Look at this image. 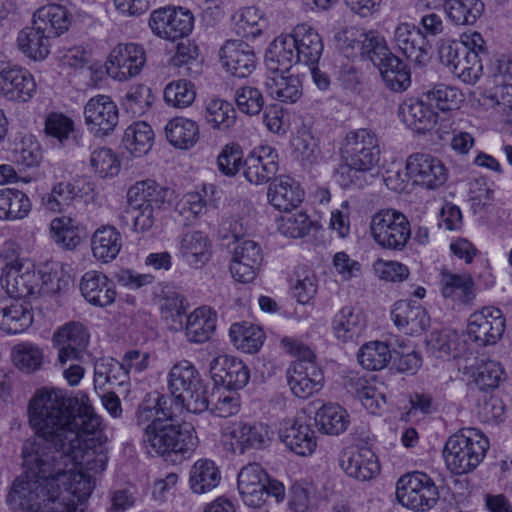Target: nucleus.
<instances>
[{"instance_id": "nucleus-1", "label": "nucleus", "mask_w": 512, "mask_h": 512, "mask_svg": "<svg viewBox=\"0 0 512 512\" xmlns=\"http://www.w3.org/2000/svg\"><path fill=\"white\" fill-rule=\"evenodd\" d=\"M28 418L34 434L23 443L25 472L8 505L15 512H83L93 490L83 469L101 473L108 461L101 417L86 394L43 387L29 401Z\"/></svg>"}, {"instance_id": "nucleus-2", "label": "nucleus", "mask_w": 512, "mask_h": 512, "mask_svg": "<svg viewBox=\"0 0 512 512\" xmlns=\"http://www.w3.org/2000/svg\"><path fill=\"white\" fill-rule=\"evenodd\" d=\"M135 423L142 431V443L150 455L189 457L196 437L175 420L171 399L158 391L148 393L138 405Z\"/></svg>"}, {"instance_id": "nucleus-3", "label": "nucleus", "mask_w": 512, "mask_h": 512, "mask_svg": "<svg viewBox=\"0 0 512 512\" xmlns=\"http://www.w3.org/2000/svg\"><path fill=\"white\" fill-rule=\"evenodd\" d=\"M343 164L336 172L339 184L347 188L351 185L362 186L359 173H365L376 167L380 161L379 141L369 129L350 131L344 140L342 149Z\"/></svg>"}, {"instance_id": "nucleus-4", "label": "nucleus", "mask_w": 512, "mask_h": 512, "mask_svg": "<svg viewBox=\"0 0 512 512\" xmlns=\"http://www.w3.org/2000/svg\"><path fill=\"white\" fill-rule=\"evenodd\" d=\"M489 449L487 437L474 428L463 429L448 438L443 450L447 469L455 475L472 472Z\"/></svg>"}, {"instance_id": "nucleus-5", "label": "nucleus", "mask_w": 512, "mask_h": 512, "mask_svg": "<svg viewBox=\"0 0 512 512\" xmlns=\"http://www.w3.org/2000/svg\"><path fill=\"white\" fill-rule=\"evenodd\" d=\"M168 390L177 403L192 413H202L209 407L203 380L189 361L175 364L168 373Z\"/></svg>"}, {"instance_id": "nucleus-6", "label": "nucleus", "mask_w": 512, "mask_h": 512, "mask_svg": "<svg viewBox=\"0 0 512 512\" xmlns=\"http://www.w3.org/2000/svg\"><path fill=\"white\" fill-rule=\"evenodd\" d=\"M237 489L245 505L260 508L269 498L280 503L285 498L284 485L271 479L268 473L257 463L244 466L237 476Z\"/></svg>"}, {"instance_id": "nucleus-7", "label": "nucleus", "mask_w": 512, "mask_h": 512, "mask_svg": "<svg viewBox=\"0 0 512 512\" xmlns=\"http://www.w3.org/2000/svg\"><path fill=\"white\" fill-rule=\"evenodd\" d=\"M370 230L375 242L382 248L402 251L411 238L407 217L395 210H380L372 216Z\"/></svg>"}, {"instance_id": "nucleus-8", "label": "nucleus", "mask_w": 512, "mask_h": 512, "mask_svg": "<svg viewBox=\"0 0 512 512\" xmlns=\"http://www.w3.org/2000/svg\"><path fill=\"white\" fill-rule=\"evenodd\" d=\"M396 496L403 506L415 511H427L433 508L439 492L434 481L423 472L403 475L397 482Z\"/></svg>"}, {"instance_id": "nucleus-9", "label": "nucleus", "mask_w": 512, "mask_h": 512, "mask_svg": "<svg viewBox=\"0 0 512 512\" xmlns=\"http://www.w3.org/2000/svg\"><path fill=\"white\" fill-rule=\"evenodd\" d=\"M147 61L146 50L139 43H118L109 53L105 64L107 74L117 81L137 77Z\"/></svg>"}, {"instance_id": "nucleus-10", "label": "nucleus", "mask_w": 512, "mask_h": 512, "mask_svg": "<svg viewBox=\"0 0 512 512\" xmlns=\"http://www.w3.org/2000/svg\"><path fill=\"white\" fill-rule=\"evenodd\" d=\"M148 24L155 36L175 41L191 33L194 17L189 10L166 6L152 11Z\"/></svg>"}, {"instance_id": "nucleus-11", "label": "nucleus", "mask_w": 512, "mask_h": 512, "mask_svg": "<svg viewBox=\"0 0 512 512\" xmlns=\"http://www.w3.org/2000/svg\"><path fill=\"white\" fill-rule=\"evenodd\" d=\"M506 328V319L502 311L487 306L472 313L468 320L467 334L479 346L496 344Z\"/></svg>"}, {"instance_id": "nucleus-12", "label": "nucleus", "mask_w": 512, "mask_h": 512, "mask_svg": "<svg viewBox=\"0 0 512 512\" xmlns=\"http://www.w3.org/2000/svg\"><path fill=\"white\" fill-rule=\"evenodd\" d=\"M347 57L360 56L370 60L376 67L392 55L383 36L375 31L359 32L351 31L346 33L342 47Z\"/></svg>"}, {"instance_id": "nucleus-13", "label": "nucleus", "mask_w": 512, "mask_h": 512, "mask_svg": "<svg viewBox=\"0 0 512 512\" xmlns=\"http://www.w3.org/2000/svg\"><path fill=\"white\" fill-rule=\"evenodd\" d=\"M406 176L417 185L427 189H437L447 180V169L435 156L414 153L406 160Z\"/></svg>"}, {"instance_id": "nucleus-14", "label": "nucleus", "mask_w": 512, "mask_h": 512, "mask_svg": "<svg viewBox=\"0 0 512 512\" xmlns=\"http://www.w3.org/2000/svg\"><path fill=\"white\" fill-rule=\"evenodd\" d=\"M84 119L88 130L96 136L110 134L118 124L117 105L107 95H97L84 106Z\"/></svg>"}, {"instance_id": "nucleus-15", "label": "nucleus", "mask_w": 512, "mask_h": 512, "mask_svg": "<svg viewBox=\"0 0 512 512\" xmlns=\"http://www.w3.org/2000/svg\"><path fill=\"white\" fill-rule=\"evenodd\" d=\"M37 85L29 70L8 66L0 70V96L14 103L29 102L36 94Z\"/></svg>"}, {"instance_id": "nucleus-16", "label": "nucleus", "mask_w": 512, "mask_h": 512, "mask_svg": "<svg viewBox=\"0 0 512 512\" xmlns=\"http://www.w3.org/2000/svg\"><path fill=\"white\" fill-rule=\"evenodd\" d=\"M52 341L58 348V363L65 366L70 361H79L82 358L89 337L82 324L70 322L53 334Z\"/></svg>"}, {"instance_id": "nucleus-17", "label": "nucleus", "mask_w": 512, "mask_h": 512, "mask_svg": "<svg viewBox=\"0 0 512 512\" xmlns=\"http://www.w3.org/2000/svg\"><path fill=\"white\" fill-rule=\"evenodd\" d=\"M235 453L243 454L247 449H262L269 445L273 431L264 423L237 422L227 427L226 434Z\"/></svg>"}, {"instance_id": "nucleus-18", "label": "nucleus", "mask_w": 512, "mask_h": 512, "mask_svg": "<svg viewBox=\"0 0 512 512\" xmlns=\"http://www.w3.org/2000/svg\"><path fill=\"white\" fill-rule=\"evenodd\" d=\"M263 261L259 244L253 240H244L234 248L230 262L232 277L240 283L252 282Z\"/></svg>"}, {"instance_id": "nucleus-19", "label": "nucleus", "mask_w": 512, "mask_h": 512, "mask_svg": "<svg viewBox=\"0 0 512 512\" xmlns=\"http://www.w3.org/2000/svg\"><path fill=\"white\" fill-rule=\"evenodd\" d=\"M393 42L407 59L422 66L429 60L430 45L420 28L410 23H400L394 30Z\"/></svg>"}, {"instance_id": "nucleus-20", "label": "nucleus", "mask_w": 512, "mask_h": 512, "mask_svg": "<svg viewBox=\"0 0 512 512\" xmlns=\"http://www.w3.org/2000/svg\"><path fill=\"white\" fill-rule=\"evenodd\" d=\"M1 285L11 297L27 298L40 291V275L30 264H12L4 270Z\"/></svg>"}, {"instance_id": "nucleus-21", "label": "nucleus", "mask_w": 512, "mask_h": 512, "mask_svg": "<svg viewBox=\"0 0 512 512\" xmlns=\"http://www.w3.org/2000/svg\"><path fill=\"white\" fill-rule=\"evenodd\" d=\"M340 466L349 477L359 481H369L380 473L377 456L366 446L346 449L341 455Z\"/></svg>"}, {"instance_id": "nucleus-22", "label": "nucleus", "mask_w": 512, "mask_h": 512, "mask_svg": "<svg viewBox=\"0 0 512 512\" xmlns=\"http://www.w3.org/2000/svg\"><path fill=\"white\" fill-rule=\"evenodd\" d=\"M286 374L291 392L299 398L306 399L323 386L324 376L316 363L293 362Z\"/></svg>"}, {"instance_id": "nucleus-23", "label": "nucleus", "mask_w": 512, "mask_h": 512, "mask_svg": "<svg viewBox=\"0 0 512 512\" xmlns=\"http://www.w3.org/2000/svg\"><path fill=\"white\" fill-rule=\"evenodd\" d=\"M211 377L217 385L229 390L243 388L249 381V370L238 358L228 355L216 357L210 365Z\"/></svg>"}, {"instance_id": "nucleus-24", "label": "nucleus", "mask_w": 512, "mask_h": 512, "mask_svg": "<svg viewBox=\"0 0 512 512\" xmlns=\"http://www.w3.org/2000/svg\"><path fill=\"white\" fill-rule=\"evenodd\" d=\"M220 61L227 72L244 78L255 68V54L242 40H227L219 51Z\"/></svg>"}, {"instance_id": "nucleus-25", "label": "nucleus", "mask_w": 512, "mask_h": 512, "mask_svg": "<svg viewBox=\"0 0 512 512\" xmlns=\"http://www.w3.org/2000/svg\"><path fill=\"white\" fill-rule=\"evenodd\" d=\"M278 171V154L270 146H260L244 162V176L252 184L269 182Z\"/></svg>"}, {"instance_id": "nucleus-26", "label": "nucleus", "mask_w": 512, "mask_h": 512, "mask_svg": "<svg viewBox=\"0 0 512 512\" xmlns=\"http://www.w3.org/2000/svg\"><path fill=\"white\" fill-rule=\"evenodd\" d=\"M295 46L298 63L313 66L318 63L323 52V41L318 31L307 23L296 25L290 32Z\"/></svg>"}, {"instance_id": "nucleus-27", "label": "nucleus", "mask_w": 512, "mask_h": 512, "mask_svg": "<svg viewBox=\"0 0 512 512\" xmlns=\"http://www.w3.org/2000/svg\"><path fill=\"white\" fill-rule=\"evenodd\" d=\"M391 318L397 328L407 335H418L424 332L430 323L426 310L412 301H399L394 304Z\"/></svg>"}, {"instance_id": "nucleus-28", "label": "nucleus", "mask_w": 512, "mask_h": 512, "mask_svg": "<svg viewBox=\"0 0 512 512\" xmlns=\"http://www.w3.org/2000/svg\"><path fill=\"white\" fill-rule=\"evenodd\" d=\"M179 255L194 269L204 267L212 257V243L201 231L184 233L179 242Z\"/></svg>"}, {"instance_id": "nucleus-29", "label": "nucleus", "mask_w": 512, "mask_h": 512, "mask_svg": "<svg viewBox=\"0 0 512 512\" xmlns=\"http://www.w3.org/2000/svg\"><path fill=\"white\" fill-rule=\"evenodd\" d=\"M82 296L92 305L105 307L112 304L116 291L112 281L98 271L86 272L80 282Z\"/></svg>"}, {"instance_id": "nucleus-30", "label": "nucleus", "mask_w": 512, "mask_h": 512, "mask_svg": "<svg viewBox=\"0 0 512 512\" xmlns=\"http://www.w3.org/2000/svg\"><path fill=\"white\" fill-rule=\"evenodd\" d=\"M304 192L299 184L289 176L274 178L269 184L267 197L277 210L288 212L296 208L303 200Z\"/></svg>"}, {"instance_id": "nucleus-31", "label": "nucleus", "mask_w": 512, "mask_h": 512, "mask_svg": "<svg viewBox=\"0 0 512 512\" xmlns=\"http://www.w3.org/2000/svg\"><path fill=\"white\" fill-rule=\"evenodd\" d=\"M295 46L290 33L277 36L268 46L265 53L266 67L272 72H287L298 63Z\"/></svg>"}, {"instance_id": "nucleus-32", "label": "nucleus", "mask_w": 512, "mask_h": 512, "mask_svg": "<svg viewBox=\"0 0 512 512\" xmlns=\"http://www.w3.org/2000/svg\"><path fill=\"white\" fill-rule=\"evenodd\" d=\"M33 322L31 307L18 300L0 301V330L8 334H18L28 329Z\"/></svg>"}, {"instance_id": "nucleus-33", "label": "nucleus", "mask_w": 512, "mask_h": 512, "mask_svg": "<svg viewBox=\"0 0 512 512\" xmlns=\"http://www.w3.org/2000/svg\"><path fill=\"white\" fill-rule=\"evenodd\" d=\"M440 291L444 298L459 304H470L475 298L474 282L470 274L441 272Z\"/></svg>"}, {"instance_id": "nucleus-34", "label": "nucleus", "mask_w": 512, "mask_h": 512, "mask_svg": "<svg viewBox=\"0 0 512 512\" xmlns=\"http://www.w3.org/2000/svg\"><path fill=\"white\" fill-rule=\"evenodd\" d=\"M172 195V191L155 181L137 182L127 193L128 201L133 207H150L159 209Z\"/></svg>"}, {"instance_id": "nucleus-35", "label": "nucleus", "mask_w": 512, "mask_h": 512, "mask_svg": "<svg viewBox=\"0 0 512 512\" xmlns=\"http://www.w3.org/2000/svg\"><path fill=\"white\" fill-rule=\"evenodd\" d=\"M366 326L363 313L351 306H345L338 311L332 321L334 336L342 342L358 339Z\"/></svg>"}, {"instance_id": "nucleus-36", "label": "nucleus", "mask_w": 512, "mask_h": 512, "mask_svg": "<svg viewBox=\"0 0 512 512\" xmlns=\"http://www.w3.org/2000/svg\"><path fill=\"white\" fill-rule=\"evenodd\" d=\"M217 315L207 306L196 308L187 316L185 335L190 343L208 341L216 329Z\"/></svg>"}, {"instance_id": "nucleus-37", "label": "nucleus", "mask_w": 512, "mask_h": 512, "mask_svg": "<svg viewBox=\"0 0 512 512\" xmlns=\"http://www.w3.org/2000/svg\"><path fill=\"white\" fill-rule=\"evenodd\" d=\"M402 120L416 132L430 130L437 121V113L423 100L408 99L399 108Z\"/></svg>"}, {"instance_id": "nucleus-38", "label": "nucleus", "mask_w": 512, "mask_h": 512, "mask_svg": "<svg viewBox=\"0 0 512 512\" xmlns=\"http://www.w3.org/2000/svg\"><path fill=\"white\" fill-rule=\"evenodd\" d=\"M93 255L104 263L114 260L122 248V236L112 226L98 228L91 239Z\"/></svg>"}, {"instance_id": "nucleus-39", "label": "nucleus", "mask_w": 512, "mask_h": 512, "mask_svg": "<svg viewBox=\"0 0 512 512\" xmlns=\"http://www.w3.org/2000/svg\"><path fill=\"white\" fill-rule=\"evenodd\" d=\"M42 26L33 24L31 27H26L20 31L17 41L20 50L34 60L44 59L50 51V39Z\"/></svg>"}, {"instance_id": "nucleus-40", "label": "nucleus", "mask_w": 512, "mask_h": 512, "mask_svg": "<svg viewBox=\"0 0 512 512\" xmlns=\"http://www.w3.org/2000/svg\"><path fill=\"white\" fill-rule=\"evenodd\" d=\"M350 424L349 414L338 404H325L315 414V425L326 435H339Z\"/></svg>"}, {"instance_id": "nucleus-41", "label": "nucleus", "mask_w": 512, "mask_h": 512, "mask_svg": "<svg viewBox=\"0 0 512 512\" xmlns=\"http://www.w3.org/2000/svg\"><path fill=\"white\" fill-rule=\"evenodd\" d=\"M221 480V473L214 461L199 459L190 469L189 484L196 494L207 493L216 488Z\"/></svg>"}, {"instance_id": "nucleus-42", "label": "nucleus", "mask_w": 512, "mask_h": 512, "mask_svg": "<svg viewBox=\"0 0 512 512\" xmlns=\"http://www.w3.org/2000/svg\"><path fill=\"white\" fill-rule=\"evenodd\" d=\"M35 24L42 26L48 36L57 37L68 30L70 20L67 10L58 4L39 8L33 15Z\"/></svg>"}, {"instance_id": "nucleus-43", "label": "nucleus", "mask_w": 512, "mask_h": 512, "mask_svg": "<svg viewBox=\"0 0 512 512\" xmlns=\"http://www.w3.org/2000/svg\"><path fill=\"white\" fill-rule=\"evenodd\" d=\"M349 386L364 408L371 414L379 413L387 402L386 394L377 387L374 381L354 376L349 379Z\"/></svg>"}, {"instance_id": "nucleus-44", "label": "nucleus", "mask_w": 512, "mask_h": 512, "mask_svg": "<svg viewBox=\"0 0 512 512\" xmlns=\"http://www.w3.org/2000/svg\"><path fill=\"white\" fill-rule=\"evenodd\" d=\"M168 141L176 148L188 149L199 139V128L195 121L176 117L165 126Z\"/></svg>"}, {"instance_id": "nucleus-45", "label": "nucleus", "mask_w": 512, "mask_h": 512, "mask_svg": "<svg viewBox=\"0 0 512 512\" xmlns=\"http://www.w3.org/2000/svg\"><path fill=\"white\" fill-rule=\"evenodd\" d=\"M464 343L460 335L450 329L432 332L427 340L428 352L436 358H456L461 355Z\"/></svg>"}, {"instance_id": "nucleus-46", "label": "nucleus", "mask_w": 512, "mask_h": 512, "mask_svg": "<svg viewBox=\"0 0 512 512\" xmlns=\"http://www.w3.org/2000/svg\"><path fill=\"white\" fill-rule=\"evenodd\" d=\"M229 336L234 346L245 353H256L265 340L264 331L253 324L235 323L230 327Z\"/></svg>"}, {"instance_id": "nucleus-47", "label": "nucleus", "mask_w": 512, "mask_h": 512, "mask_svg": "<svg viewBox=\"0 0 512 512\" xmlns=\"http://www.w3.org/2000/svg\"><path fill=\"white\" fill-rule=\"evenodd\" d=\"M268 94L282 103H295L303 94L302 83L298 76L276 75L266 82Z\"/></svg>"}, {"instance_id": "nucleus-48", "label": "nucleus", "mask_w": 512, "mask_h": 512, "mask_svg": "<svg viewBox=\"0 0 512 512\" xmlns=\"http://www.w3.org/2000/svg\"><path fill=\"white\" fill-rule=\"evenodd\" d=\"M378 69L385 86L393 92H403L411 84L407 65L395 55L390 56Z\"/></svg>"}, {"instance_id": "nucleus-49", "label": "nucleus", "mask_w": 512, "mask_h": 512, "mask_svg": "<svg viewBox=\"0 0 512 512\" xmlns=\"http://www.w3.org/2000/svg\"><path fill=\"white\" fill-rule=\"evenodd\" d=\"M154 141V133L146 122H135L129 125L123 136L126 149L135 157H141L149 152Z\"/></svg>"}, {"instance_id": "nucleus-50", "label": "nucleus", "mask_w": 512, "mask_h": 512, "mask_svg": "<svg viewBox=\"0 0 512 512\" xmlns=\"http://www.w3.org/2000/svg\"><path fill=\"white\" fill-rule=\"evenodd\" d=\"M76 186L70 181H57L51 191L41 196V205L51 212L61 213L71 206L78 195Z\"/></svg>"}, {"instance_id": "nucleus-51", "label": "nucleus", "mask_w": 512, "mask_h": 512, "mask_svg": "<svg viewBox=\"0 0 512 512\" xmlns=\"http://www.w3.org/2000/svg\"><path fill=\"white\" fill-rule=\"evenodd\" d=\"M282 438L286 446L299 456L312 454L317 445L314 431L307 424H293Z\"/></svg>"}, {"instance_id": "nucleus-52", "label": "nucleus", "mask_w": 512, "mask_h": 512, "mask_svg": "<svg viewBox=\"0 0 512 512\" xmlns=\"http://www.w3.org/2000/svg\"><path fill=\"white\" fill-rule=\"evenodd\" d=\"M444 8L455 25H473L483 13L484 4L480 0H447Z\"/></svg>"}, {"instance_id": "nucleus-53", "label": "nucleus", "mask_w": 512, "mask_h": 512, "mask_svg": "<svg viewBox=\"0 0 512 512\" xmlns=\"http://www.w3.org/2000/svg\"><path fill=\"white\" fill-rule=\"evenodd\" d=\"M471 377L480 390H494L504 379V369L498 361L481 360L471 369Z\"/></svg>"}, {"instance_id": "nucleus-54", "label": "nucleus", "mask_w": 512, "mask_h": 512, "mask_svg": "<svg viewBox=\"0 0 512 512\" xmlns=\"http://www.w3.org/2000/svg\"><path fill=\"white\" fill-rule=\"evenodd\" d=\"M424 95L430 105L442 112L458 110L464 101V95L458 88L445 84L435 85Z\"/></svg>"}, {"instance_id": "nucleus-55", "label": "nucleus", "mask_w": 512, "mask_h": 512, "mask_svg": "<svg viewBox=\"0 0 512 512\" xmlns=\"http://www.w3.org/2000/svg\"><path fill=\"white\" fill-rule=\"evenodd\" d=\"M50 234L53 241L66 250L75 249L81 238L75 221L70 217H57L50 223Z\"/></svg>"}, {"instance_id": "nucleus-56", "label": "nucleus", "mask_w": 512, "mask_h": 512, "mask_svg": "<svg viewBox=\"0 0 512 512\" xmlns=\"http://www.w3.org/2000/svg\"><path fill=\"white\" fill-rule=\"evenodd\" d=\"M360 365L367 370H381L390 362L392 355L388 345L381 341L364 344L358 352Z\"/></svg>"}, {"instance_id": "nucleus-57", "label": "nucleus", "mask_w": 512, "mask_h": 512, "mask_svg": "<svg viewBox=\"0 0 512 512\" xmlns=\"http://www.w3.org/2000/svg\"><path fill=\"white\" fill-rule=\"evenodd\" d=\"M125 373L122 364L113 358H100L94 363V387L103 389L106 385H121Z\"/></svg>"}, {"instance_id": "nucleus-58", "label": "nucleus", "mask_w": 512, "mask_h": 512, "mask_svg": "<svg viewBox=\"0 0 512 512\" xmlns=\"http://www.w3.org/2000/svg\"><path fill=\"white\" fill-rule=\"evenodd\" d=\"M205 119L211 127L226 130L234 125L236 111L231 103L222 99H212L206 105Z\"/></svg>"}, {"instance_id": "nucleus-59", "label": "nucleus", "mask_w": 512, "mask_h": 512, "mask_svg": "<svg viewBox=\"0 0 512 512\" xmlns=\"http://www.w3.org/2000/svg\"><path fill=\"white\" fill-rule=\"evenodd\" d=\"M43 351L32 343L16 345L12 350V360L17 368L30 373L38 370L43 362Z\"/></svg>"}, {"instance_id": "nucleus-60", "label": "nucleus", "mask_w": 512, "mask_h": 512, "mask_svg": "<svg viewBox=\"0 0 512 512\" xmlns=\"http://www.w3.org/2000/svg\"><path fill=\"white\" fill-rule=\"evenodd\" d=\"M90 165L100 178L117 176L121 167L117 155L107 147L97 148L91 153Z\"/></svg>"}, {"instance_id": "nucleus-61", "label": "nucleus", "mask_w": 512, "mask_h": 512, "mask_svg": "<svg viewBox=\"0 0 512 512\" xmlns=\"http://www.w3.org/2000/svg\"><path fill=\"white\" fill-rule=\"evenodd\" d=\"M196 97L194 84L187 80L173 81L164 89L165 102L174 108H186L190 106Z\"/></svg>"}, {"instance_id": "nucleus-62", "label": "nucleus", "mask_w": 512, "mask_h": 512, "mask_svg": "<svg viewBox=\"0 0 512 512\" xmlns=\"http://www.w3.org/2000/svg\"><path fill=\"white\" fill-rule=\"evenodd\" d=\"M208 409L218 417L227 418L238 413L240 400L236 391L218 388L212 393Z\"/></svg>"}, {"instance_id": "nucleus-63", "label": "nucleus", "mask_w": 512, "mask_h": 512, "mask_svg": "<svg viewBox=\"0 0 512 512\" xmlns=\"http://www.w3.org/2000/svg\"><path fill=\"white\" fill-rule=\"evenodd\" d=\"M234 100L238 109L250 116L259 114L264 106V97L261 91L250 85L236 88Z\"/></svg>"}, {"instance_id": "nucleus-64", "label": "nucleus", "mask_w": 512, "mask_h": 512, "mask_svg": "<svg viewBox=\"0 0 512 512\" xmlns=\"http://www.w3.org/2000/svg\"><path fill=\"white\" fill-rule=\"evenodd\" d=\"M457 61L452 73L461 79L464 83L473 84L482 75L483 65L480 56L477 53L465 49V54Z\"/></svg>"}]
</instances>
